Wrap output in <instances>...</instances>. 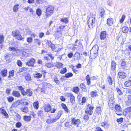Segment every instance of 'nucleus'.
I'll return each mask as SVG.
<instances>
[{
    "instance_id": "obj_15",
    "label": "nucleus",
    "mask_w": 131,
    "mask_h": 131,
    "mask_svg": "<svg viewBox=\"0 0 131 131\" xmlns=\"http://www.w3.org/2000/svg\"><path fill=\"white\" fill-rule=\"evenodd\" d=\"M90 95L92 98L98 96V92L97 90L92 91L90 92Z\"/></svg>"
},
{
    "instance_id": "obj_3",
    "label": "nucleus",
    "mask_w": 131,
    "mask_h": 131,
    "mask_svg": "<svg viewBox=\"0 0 131 131\" xmlns=\"http://www.w3.org/2000/svg\"><path fill=\"white\" fill-rule=\"evenodd\" d=\"M12 35L14 37L18 40H21L24 39L21 35L20 31L17 29H16L12 31Z\"/></svg>"
},
{
    "instance_id": "obj_48",
    "label": "nucleus",
    "mask_w": 131,
    "mask_h": 131,
    "mask_svg": "<svg viewBox=\"0 0 131 131\" xmlns=\"http://www.w3.org/2000/svg\"><path fill=\"white\" fill-rule=\"evenodd\" d=\"M89 115L85 114L83 116V119L85 122H86L89 120Z\"/></svg>"
},
{
    "instance_id": "obj_31",
    "label": "nucleus",
    "mask_w": 131,
    "mask_h": 131,
    "mask_svg": "<svg viewBox=\"0 0 131 131\" xmlns=\"http://www.w3.org/2000/svg\"><path fill=\"white\" fill-rule=\"evenodd\" d=\"M111 70L112 71L115 70L116 65V63L114 61H113L111 62Z\"/></svg>"
},
{
    "instance_id": "obj_38",
    "label": "nucleus",
    "mask_w": 131,
    "mask_h": 131,
    "mask_svg": "<svg viewBox=\"0 0 131 131\" xmlns=\"http://www.w3.org/2000/svg\"><path fill=\"white\" fill-rule=\"evenodd\" d=\"M85 80L87 82V84L88 85H90L91 83V78L89 74H88L85 77Z\"/></svg>"
},
{
    "instance_id": "obj_43",
    "label": "nucleus",
    "mask_w": 131,
    "mask_h": 131,
    "mask_svg": "<svg viewBox=\"0 0 131 131\" xmlns=\"http://www.w3.org/2000/svg\"><path fill=\"white\" fill-rule=\"evenodd\" d=\"M21 110L23 112L27 113L29 112L28 108L27 107L25 106L22 108H21Z\"/></svg>"
},
{
    "instance_id": "obj_63",
    "label": "nucleus",
    "mask_w": 131,
    "mask_h": 131,
    "mask_svg": "<svg viewBox=\"0 0 131 131\" xmlns=\"http://www.w3.org/2000/svg\"><path fill=\"white\" fill-rule=\"evenodd\" d=\"M26 41L28 43H30L32 42V39L31 37H28L27 38Z\"/></svg>"
},
{
    "instance_id": "obj_7",
    "label": "nucleus",
    "mask_w": 131,
    "mask_h": 131,
    "mask_svg": "<svg viewBox=\"0 0 131 131\" xmlns=\"http://www.w3.org/2000/svg\"><path fill=\"white\" fill-rule=\"evenodd\" d=\"M71 123L76 126L77 127H78L81 124V121L80 119H76L75 117H73L71 118Z\"/></svg>"
},
{
    "instance_id": "obj_30",
    "label": "nucleus",
    "mask_w": 131,
    "mask_h": 131,
    "mask_svg": "<svg viewBox=\"0 0 131 131\" xmlns=\"http://www.w3.org/2000/svg\"><path fill=\"white\" fill-rule=\"evenodd\" d=\"M24 78L27 81H29L31 80V76L28 73H26L24 76Z\"/></svg>"
},
{
    "instance_id": "obj_27",
    "label": "nucleus",
    "mask_w": 131,
    "mask_h": 131,
    "mask_svg": "<svg viewBox=\"0 0 131 131\" xmlns=\"http://www.w3.org/2000/svg\"><path fill=\"white\" fill-rule=\"evenodd\" d=\"M107 24L109 26L112 25L113 23V19L112 18H108L107 20Z\"/></svg>"
},
{
    "instance_id": "obj_4",
    "label": "nucleus",
    "mask_w": 131,
    "mask_h": 131,
    "mask_svg": "<svg viewBox=\"0 0 131 131\" xmlns=\"http://www.w3.org/2000/svg\"><path fill=\"white\" fill-rule=\"evenodd\" d=\"M44 109L45 112L47 113L50 112L51 113H54L56 111V109L54 108H52L50 104L49 103L44 105Z\"/></svg>"
},
{
    "instance_id": "obj_55",
    "label": "nucleus",
    "mask_w": 131,
    "mask_h": 131,
    "mask_svg": "<svg viewBox=\"0 0 131 131\" xmlns=\"http://www.w3.org/2000/svg\"><path fill=\"white\" fill-rule=\"evenodd\" d=\"M126 18V16L124 15H123L121 17V19L119 20V22L120 23H122L123 22Z\"/></svg>"
},
{
    "instance_id": "obj_39",
    "label": "nucleus",
    "mask_w": 131,
    "mask_h": 131,
    "mask_svg": "<svg viewBox=\"0 0 131 131\" xmlns=\"http://www.w3.org/2000/svg\"><path fill=\"white\" fill-rule=\"evenodd\" d=\"M61 106L64 109L65 112L68 113V109L66 104L64 103H62L61 104Z\"/></svg>"
},
{
    "instance_id": "obj_52",
    "label": "nucleus",
    "mask_w": 131,
    "mask_h": 131,
    "mask_svg": "<svg viewBox=\"0 0 131 131\" xmlns=\"http://www.w3.org/2000/svg\"><path fill=\"white\" fill-rule=\"evenodd\" d=\"M7 101L9 102H12L14 100V98L12 96H9L6 98Z\"/></svg>"
},
{
    "instance_id": "obj_40",
    "label": "nucleus",
    "mask_w": 131,
    "mask_h": 131,
    "mask_svg": "<svg viewBox=\"0 0 131 131\" xmlns=\"http://www.w3.org/2000/svg\"><path fill=\"white\" fill-rule=\"evenodd\" d=\"M60 21L65 24H67L69 22L68 18V17L62 18L60 19Z\"/></svg>"
},
{
    "instance_id": "obj_50",
    "label": "nucleus",
    "mask_w": 131,
    "mask_h": 131,
    "mask_svg": "<svg viewBox=\"0 0 131 131\" xmlns=\"http://www.w3.org/2000/svg\"><path fill=\"white\" fill-rule=\"evenodd\" d=\"M37 114L38 116L42 117L43 116V111L42 110H40L38 111Z\"/></svg>"
},
{
    "instance_id": "obj_29",
    "label": "nucleus",
    "mask_w": 131,
    "mask_h": 131,
    "mask_svg": "<svg viewBox=\"0 0 131 131\" xmlns=\"http://www.w3.org/2000/svg\"><path fill=\"white\" fill-rule=\"evenodd\" d=\"M33 105L35 109L38 110L39 107V102L37 101L34 102Z\"/></svg>"
},
{
    "instance_id": "obj_10",
    "label": "nucleus",
    "mask_w": 131,
    "mask_h": 131,
    "mask_svg": "<svg viewBox=\"0 0 131 131\" xmlns=\"http://www.w3.org/2000/svg\"><path fill=\"white\" fill-rule=\"evenodd\" d=\"M67 96L69 98L70 102L72 104H74L75 103V96L71 93H67Z\"/></svg>"
},
{
    "instance_id": "obj_37",
    "label": "nucleus",
    "mask_w": 131,
    "mask_h": 131,
    "mask_svg": "<svg viewBox=\"0 0 131 131\" xmlns=\"http://www.w3.org/2000/svg\"><path fill=\"white\" fill-rule=\"evenodd\" d=\"M58 69L62 68L63 67V64L60 62H57L55 66Z\"/></svg>"
},
{
    "instance_id": "obj_26",
    "label": "nucleus",
    "mask_w": 131,
    "mask_h": 131,
    "mask_svg": "<svg viewBox=\"0 0 131 131\" xmlns=\"http://www.w3.org/2000/svg\"><path fill=\"white\" fill-rule=\"evenodd\" d=\"M127 98V100L125 102V103L126 105L129 106L131 105V95H128Z\"/></svg>"
},
{
    "instance_id": "obj_17",
    "label": "nucleus",
    "mask_w": 131,
    "mask_h": 131,
    "mask_svg": "<svg viewBox=\"0 0 131 131\" xmlns=\"http://www.w3.org/2000/svg\"><path fill=\"white\" fill-rule=\"evenodd\" d=\"M99 47L97 45H95L90 50V52H93L98 53Z\"/></svg>"
},
{
    "instance_id": "obj_28",
    "label": "nucleus",
    "mask_w": 131,
    "mask_h": 131,
    "mask_svg": "<svg viewBox=\"0 0 131 131\" xmlns=\"http://www.w3.org/2000/svg\"><path fill=\"white\" fill-rule=\"evenodd\" d=\"M80 90V88L78 86L73 87L72 90V91L75 94H77L79 92Z\"/></svg>"
},
{
    "instance_id": "obj_36",
    "label": "nucleus",
    "mask_w": 131,
    "mask_h": 131,
    "mask_svg": "<svg viewBox=\"0 0 131 131\" xmlns=\"http://www.w3.org/2000/svg\"><path fill=\"white\" fill-rule=\"evenodd\" d=\"M57 121L55 118L48 119H47L46 122L47 124H50L55 122Z\"/></svg>"
},
{
    "instance_id": "obj_47",
    "label": "nucleus",
    "mask_w": 131,
    "mask_h": 131,
    "mask_svg": "<svg viewBox=\"0 0 131 131\" xmlns=\"http://www.w3.org/2000/svg\"><path fill=\"white\" fill-rule=\"evenodd\" d=\"M73 75V73L71 72H68L65 74V77L67 78H69L72 77Z\"/></svg>"
},
{
    "instance_id": "obj_2",
    "label": "nucleus",
    "mask_w": 131,
    "mask_h": 131,
    "mask_svg": "<svg viewBox=\"0 0 131 131\" xmlns=\"http://www.w3.org/2000/svg\"><path fill=\"white\" fill-rule=\"evenodd\" d=\"M54 10L53 6L51 5H48L46 8L45 16L46 18H47L53 14Z\"/></svg>"
},
{
    "instance_id": "obj_49",
    "label": "nucleus",
    "mask_w": 131,
    "mask_h": 131,
    "mask_svg": "<svg viewBox=\"0 0 131 131\" xmlns=\"http://www.w3.org/2000/svg\"><path fill=\"white\" fill-rule=\"evenodd\" d=\"M54 82L57 85H59L60 84V81L58 80L57 77L56 76L54 78Z\"/></svg>"
},
{
    "instance_id": "obj_12",
    "label": "nucleus",
    "mask_w": 131,
    "mask_h": 131,
    "mask_svg": "<svg viewBox=\"0 0 131 131\" xmlns=\"http://www.w3.org/2000/svg\"><path fill=\"white\" fill-rule=\"evenodd\" d=\"M23 96L28 95V96L30 97L32 96L33 92L30 89H28L26 90V92L25 91V92H23Z\"/></svg>"
},
{
    "instance_id": "obj_19",
    "label": "nucleus",
    "mask_w": 131,
    "mask_h": 131,
    "mask_svg": "<svg viewBox=\"0 0 131 131\" xmlns=\"http://www.w3.org/2000/svg\"><path fill=\"white\" fill-rule=\"evenodd\" d=\"M98 53L90 52V58L92 59H94L97 57Z\"/></svg>"
},
{
    "instance_id": "obj_14",
    "label": "nucleus",
    "mask_w": 131,
    "mask_h": 131,
    "mask_svg": "<svg viewBox=\"0 0 131 131\" xmlns=\"http://www.w3.org/2000/svg\"><path fill=\"white\" fill-rule=\"evenodd\" d=\"M80 88L83 92H86L87 91V87L84 83H81L80 85Z\"/></svg>"
},
{
    "instance_id": "obj_56",
    "label": "nucleus",
    "mask_w": 131,
    "mask_h": 131,
    "mask_svg": "<svg viewBox=\"0 0 131 131\" xmlns=\"http://www.w3.org/2000/svg\"><path fill=\"white\" fill-rule=\"evenodd\" d=\"M86 101V97H83L82 98L81 102L80 103L81 105H83L85 103Z\"/></svg>"
},
{
    "instance_id": "obj_1",
    "label": "nucleus",
    "mask_w": 131,
    "mask_h": 131,
    "mask_svg": "<svg viewBox=\"0 0 131 131\" xmlns=\"http://www.w3.org/2000/svg\"><path fill=\"white\" fill-rule=\"evenodd\" d=\"M95 16L96 15L93 13H90L89 16L87 23L90 29L94 28L96 25L95 22Z\"/></svg>"
},
{
    "instance_id": "obj_42",
    "label": "nucleus",
    "mask_w": 131,
    "mask_h": 131,
    "mask_svg": "<svg viewBox=\"0 0 131 131\" xmlns=\"http://www.w3.org/2000/svg\"><path fill=\"white\" fill-rule=\"evenodd\" d=\"M19 5L18 4L15 5L13 7V12H16L18 10V6Z\"/></svg>"
},
{
    "instance_id": "obj_34",
    "label": "nucleus",
    "mask_w": 131,
    "mask_h": 131,
    "mask_svg": "<svg viewBox=\"0 0 131 131\" xmlns=\"http://www.w3.org/2000/svg\"><path fill=\"white\" fill-rule=\"evenodd\" d=\"M14 70H13L10 71L9 72V75L8 77V78L9 80H10L11 77H13L14 75Z\"/></svg>"
},
{
    "instance_id": "obj_32",
    "label": "nucleus",
    "mask_w": 131,
    "mask_h": 131,
    "mask_svg": "<svg viewBox=\"0 0 131 131\" xmlns=\"http://www.w3.org/2000/svg\"><path fill=\"white\" fill-rule=\"evenodd\" d=\"M63 111L62 110H59L58 112L56 117L54 118L57 121L60 117L62 114Z\"/></svg>"
},
{
    "instance_id": "obj_46",
    "label": "nucleus",
    "mask_w": 131,
    "mask_h": 131,
    "mask_svg": "<svg viewBox=\"0 0 131 131\" xmlns=\"http://www.w3.org/2000/svg\"><path fill=\"white\" fill-rule=\"evenodd\" d=\"M124 111L126 114H128L131 112V106L125 108V109Z\"/></svg>"
},
{
    "instance_id": "obj_23",
    "label": "nucleus",
    "mask_w": 131,
    "mask_h": 131,
    "mask_svg": "<svg viewBox=\"0 0 131 131\" xmlns=\"http://www.w3.org/2000/svg\"><path fill=\"white\" fill-rule=\"evenodd\" d=\"M12 94L13 96L17 97H19L20 96V93L17 91H13L12 92Z\"/></svg>"
},
{
    "instance_id": "obj_20",
    "label": "nucleus",
    "mask_w": 131,
    "mask_h": 131,
    "mask_svg": "<svg viewBox=\"0 0 131 131\" xmlns=\"http://www.w3.org/2000/svg\"><path fill=\"white\" fill-rule=\"evenodd\" d=\"M45 66L48 68H52L54 66L53 63L52 61L46 63Z\"/></svg>"
},
{
    "instance_id": "obj_9",
    "label": "nucleus",
    "mask_w": 131,
    "mask_h": 131,
    "mask_svg": "<svg viewBox=\"0 0 131 131\" xmlns=\"http://www.w3.org/2000/svg\"><path fill=\"white\" fill-rule=\"evenodd\" d=\"M115 112L116 114L118 115L121 116L122 115L121 113H118L122 111V108L121 106L118 104H116L114 106Z\"/></svg>"
},
{
    "instance_id": "obj_45",
    "label": "nucleus",
    "mask_w": 131,
    "mask_h": 131,
    "mask_svg": "<svg viewBox=\"0 0 131 131\" xmlns=\"http://www.w3.org/2000/svg\"><path fill=\"white\" fill-rule=\"evenodd\" d=\"M36 14L38 16H40L42 15V11L41 9L38 8L36 10Z\"/></svg>"
},
{
    "instance_id": "obj_58",
    "label": "nucleus",
    "mask_w": 131,
    "mask_h": 131,
    "mask_svg": "<svg viewBox=\"0 0 131 131\" xmlns=\"http://www.w3.org/2000/svg\"><path fill=\"white\" fill-rule=\"evenodd\" d=\"M71 69L74 73H75V74L78 73L79 70H77L76 68H75L74 66L72 67Z\"/></svg>"
},
{
    "instance_id": "obj_13",
    "label": "nucleus",
    "mask_w": 131,
    "mask_h": 131,
    "mask_svg": "<svg viewBox=\"0 0 131 131\" xmlns=\"http://www.w3.org/2000/svg\"><path fill=\"white\" fill-rule=\"evenodd\" d=\"M7 73V70L6 68H5L1 70H0V74L3 77L6 76Z\"/></svg>"
},
{
    "instance_id": "obj_60",
    "label": "nucleus",
    "mask_w": 131,
    "mask_h": 131,
    "mask_svg": "<svg viewBox=\"0 0 131 131\" xmlns=\"http://www.w3.org/2000/svg\"><path fill=\"white\" fill-rule=\"evenodd\" d=\"M31 117L32 116V118H34L36 116V114L33 111L30 112V115Z\"/></svg>"
},
{
    "instance_id": "obj_25",
    "label": "nucleus",
    "mask_w": 131,
    "mask_h": 131,
    "mask_svg": "<svg viewBox=\"0 0 131 131\" xmlns=\"http://www.w3.org/2000/svg\"><path fill=\"white\" fill-rule=\"evenodd\" d=\"M10 54L8 53L6 54L4 56L5 59L6 60V61L8 62H10L11 61L12 58H10Z\"/></svg>"
},
{
    "instance_id": "obj_6",
    "label": "nucleus",
    "mask_w": 131,
    "mask_h": 131,
    "mask_svg": "<svg viewBox=\"0 0 131 131\" xmlns=\"http://www.w3.org/2000/svg\"><path fill=\"white\" fill-rule=\"evenodd\" d=\"M94 107L90 104H88L87 107L85 108V114L89 115V116L92 115L93 113V110Z\"/></svg>"
},
{
    "instance_id": "obj_11",
    "label": "nucleus",
    "mask_w": 131,
    "mask_h": 131,
    "mask_svg": "<svg viewBox=\"0 0 131 131\" xmlns=\"http://www.w3.org/2000/svg\"><path fill=\"white\" fill-rule=\"evenodd\" d=\"M107 34L106 31H101L100 34V39L102 40H104L107 37Z\"/></svg>"
},
{
    "instance_id": "obj_51",
    "label": "nucleus",
    "mask_w": 131,
    "mask_h": 131,
    "mask_svg": "<svg viewBox=\"0 0 131 131\" xmlns=\"http://www.w3.org/2000/svg\"><path fill=\"white\" fill-rule=\"evenodd\" d=\"M121 65V67L123 69H125L126 67V63L125 61H122Z\"/></svg>"
},
{
    "instance_id": "obj_62",
    "label": "nucleus",
    "mask_w": 131,
    "mask_h": 131,
    "mask_svg": "<svg viewBox=\"0 0 131 131\" xmlns=\"http://www.w3.org/2000/svg\"><path fill=\"white\" fill-rule=\"evenodd\" d=\"M116 90L117 93H118V95H122L123 94V93L120 89L118 87L116 88Z\"/></svg>"
},
{
    "instance_id": "obj_5",
    "label": "nucleus",
    "mask_w": 131,
    "mask_h": 131,
    "mask_svg": "<svg viewBox=\"0 0 131 131\" xmlns=\"http://www.w3.org/2000/svg\"><path fill=\"white\" fill-rule=\"evenodd\" d=\"M109 100L108 102V107L110 109L113 108L114 105V94H110L108 96Z\"/></svg>"
},
{
    "instance_id": "obj_18",
    "label": "nucleus",
    "mask_w": 131,
    "mask_h": 131,
    "mask_svg": "<svg viewBox=\"0 0 131 131\" xmlns=\"http://www.w3.org/2000/svg\"><path fill=\"white\" fill-rule=\"evenodd\" d=\"M31 117L29 115H24L23 116V119L26 122H30L31 120Z\"/></svg>"
},
{
    "instance_id": "obj_61",
    "label": "nucleus",
    "mask_w": 131,
    "mask_h": 131,
    "mask_svg": "<svg viewBox=\"0 0 131 131\" xmlns=\"http://www.w3.org/2000/svg\"><path fill=\"white\" fill-rule=\"evenodd\" d=\"M18 106V104L17 102H15L13 103L12 105L11 106L10 108H15L17 107Z\"/></svg>"
},
{
    "instance_id": "obj_57",
    "label": "nucleus",
    "mask_w": 131,
    "mask_h": 131,
    "mask_svg": "<svg viewBox=\"0 0 131 131\" xmlns=\"http://www.w3.org/2000/svg\"><path fill=\"white\" fill-rule=\"evenodd\" d=\"M34 43L36 45H39L41 43V42L39 39H35L34 40Z\"/></svg>"
},
{
    "instance_id": "obj_44",
    "label": "nucleus",
    "mask_w": 131,
    "mask_h": 131,
    "mask_svg": "<svg viewBox=\"0 0 131 131\" xmlns=\"http://www.w3.org/2000/svg\"><path fill=\"white\" fill-rule=\"evenodd\" d=\"M42 77V74L39 73H36L34 76L35 78L37 79L40 78Z\"/></svg>"
},
{
    "instance_id": "obj_59",
    "label": "nucleus",
    "mask_w": 131,
    "mask_h": 131,
    "mask_svg": "<svg viewBox=\"0 0 131 131\" xmlns=\"http://www.w3.org/2000/svg\"><path fill=\"white\" fill-rule=\"evenodd\" d=\"M18 89L20 91L21 94L23 95V92H25V91L24 90V89L21 86H18Z\"/></svg>"
},
{
    "instance_id": "obj_53",
    "label": "nucleus",
    "mask_w": 131,
    "mask_h": 131,
    "mask_svg": "<svg viewBox=\"0 0 131 131\" xmlns=\"http://www.w3.org/2000/svg\"><path fill=\"white\" fill-rule=\"evenodd\" d=\"M67 71V69L65 67L61 69L60 72V73L61 74H64Z\"/></svg>"
},
{
    "instance_id": "obj_16",
    "label": "nucleus",
    "mask_w": 131,
    "mask_h": 131,
    "mask_svg": "<svg viewBox=\"0 0 131 131\" xmlns=\"http://www.w3.org/2000/svg\"><path fill=\"white\" fill-rule=\"evenodd\" d=\"M101 126L105 129H107L109 126V124L106 121L102 122L101 124Z\"/></svg>"
},
{
    "instance_id": "obj_24",
    "label": "nucleus",
    "mask_w": 131,
    "mask_h": 131,
    "mask_svg": "<svg viewBox=\"0 0 131 131\" xmlns=\"http://www.w3.org/2000/svg\"><path fill=\"white\" fill-rule=\"evenodd\" d=\"M95 113L97 114V115H100L102 112L101 107H97L95 110Z\"/></svg>"
},
{
    "instance_id": "obj_8",
    "label": "nucleus",
    "mask_w": 131,
    "mask_h": 131,
    "mask_svg": "<svg viewBox=\"0 0 131 131\" xmlns=\"http://www.w3.org/2000/svg\"><path fill=\"white\" fill-rule=\"evenodd\" d=\"M35 61V59L33 58H31L27 61L26 64L28 66L33 67H34Z\"/></svg>"
},
{
    "instance_id": "obj_54",
    "label": "nucleus",
    "mask_w": 131,
    "mask_h": 131,
    "mask_svg": "<svg viewBox=\"0 0 131 131\" xmlns=\"http://www.w3.org/2000/svg\"><path fill=\"white\" fill-rule=\"evenodd\" d=\"M105 15V10L103 8L101 9V11L100 12V16L102 17H103Z\"/></svg>"
},
{
    "instance_id": "obj_33",
    "label": "nucleus",
    "mask_w": 131,
    "mask_h": 131,
    "mask_svg": "<svg viewBox=\"0 0 131 131\" xmlns=\"http://www.w3.org/2000/svg\"><path fill=\"white\" fill-rule=\"evenodd\" d=\"M107 81L110 85H111L113 83V79L111 76H108L107 77Z\"/></svg>"
},
{
    "instance_id": "obj_22",
    "label": "nucleus",
    "mask_w": 131,
    "mask_h": 131,
    "mask_svg": "<svg viewBox=\"0 0 131 131\" xmlns=\"http://www.w3.org/2000/svg\"><path fill=\"white\" fill-rule=\"evenodd\" d=\"M125 74V73L123 72H119L118 73L119 78L121 79H124L126 78Z\"/></svg>"
},
{
    "instance_id": "obj_41",
    "label": "nucleus",
    "mask_w": 131,
    "mask_h": 131,
    "mask_svg": "<svg viewBox=\"0 0 131 131\" xmlns=\"http://www.w3.org/2000/svg\"><path fill=\"white\" fill-rule=\"evenodd\" d=\"M124 85L126 87H131V80H129L126 81L124 83Z\"/></svg>"
},
{
    "instance_id": "obj_64",
    "label": "nucleus",
    "mask_w": 131,
    "mask_h": 131,
    "mask_svg": "<svg viewBox=\"0 0 131 131\" xmlns=\"http://www.w3.org/2000/svg\"><path fill=\"white\" fill-rule=\"evenodd\" d=\"M15 125L16 127L19 128L21 126L22 124L20 122H18L16 123Z\"/></svg>"
},
{
    "instance_id": "obj_35",
    "label": "nucleus",
    "mask_w": 131,
    "mask_h": 131,
    "mask_svg": "<svg viewBox=\"0 0 131 131\" xmlns=\"http://www.w3.org/2000/svg\"><path fill=\"white\" fill-rule=\"evenodd\" d=\"M121 29L122 31L125 34L128 33L129 30L128 27L126 26H123Z\"/></svg>"
},
{
    "instance_id": "obj_21",
    "label": "nucleus",
    "mask_w": 131,
    "mask_h": 131,
    "mask_svg": "<svg viewBox=\"0 0 131 131\" xmlns=\"http://www.w3.org/2000/svg\"><path fill=\"white\" fill-rule=\"evenodd\" d=\"M0 112L1 114L5 117V118H7L8 117V115L6 111L2 108H0Z\"/></svg>"
}]
</instances>
